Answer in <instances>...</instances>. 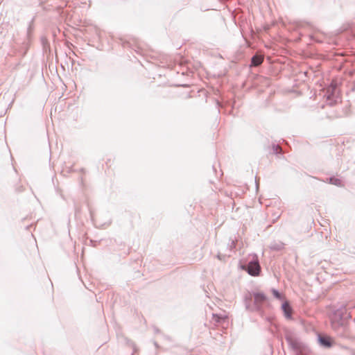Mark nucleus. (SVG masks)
<instances>
[{
    "mask_svg": "<svg viewBox=\"0 0 355 355\" xmlns=\"http://www.w3.org/2000/svg\"><path fill=\"white\" fill-rule=\"evenodd\" d=\"M282 309L284 311V315L287 318H291L292 315V309L290 306L288 302H285L282 304Z\"/></svg>",
    "mask_w": 355,
    "mask_h": 355,
    "instance_id": "obj_2",
    "label": "nucleus"
},
{
    "mask_svg": "<svg viewBox=\"0 0 355 355\" xmlns=\"http://www.w3.org/2000/svg\"><path fill=\"white\" fill-rule=\"evenodd\" d=\"M243 268L247 270L252 276H258L261 271L258 260L250 261L247 266H243Z\"/></svg>",
    "mask_w": 355,
    "mask_h": 355,
    "instance_id": "obj_1",
    "label": "nucleus"
},
{
    "mask_svg": "<svg viewBox=\"0 0 355 355\" xmlns=\"http://www.w3.org/2000/svg\"><path fill=\"white\" fill-rule=\"evenodd\" d=\"M214 318H215L216 321H219V317H218L217 315H214Z\"/></svg>",
    "mask_w": 355,
    "mask_h": 355,
    "instance_id": "obj_7",
    "label": "nucleus"
},
{
    "mask_svg": "<svg viewBox=\"0 0 355 355\" xmlns=\"http://www.w3.org/2000/svg\"><path fill=\"white\" fill-rule=\"evenodd\" d=\"M263 61V57L261 55H255L252 58V65L257 67L260 65Z\"/></svg>",
    "mask_w": 355,
    "mask_h": 355,
    "instance_id": "obj_3",
    "label": "nucleus"
},
{
    "mask_svg": "<svg viewBox=\"0 0 355 355\" xmlns=\"http://www.w3.org/2000/svg\"><path fill=\"white\" fill-rule=\"evenodd\" d=\"M272 293L274 295V296L277 298V299H282V295L281 294L276 290H272Z\"/></svg>",
    "mask_w": 355,
    "mask_h": 355,
    "instance_id": "obj_6",
    "label": "nucleus"
},
{
    "mask_svg": "<svg viewBox=\"0 0 355 355\" xmlns=\"http://www.w3.org/2000/svg\"><path fill=\"white\" fill-rule=\"evenodd\" d=\"M254 302L257 304H261V303L263 302L266 299V296L263 293H255L254 295Z\"/></svg>",
    "mask_w": 355,
    "mask_h": 355,
    "instance_id": "obj_4",
    "label": "nucleus"
},
{
    "mask_svg": "<svg viewBox=\"0 0 355 355\" xmlns=\"http://www.w3.org/2000/svg\"><path fill=\"white\" fill-rule=\"evenodd\" d=\"M320 342L322 345L326 347H330L332 343L331 338L328 336L320 337Z\"/></svg>",
    "mask_w": 355,
    "mask_h": 355,
    "instance_id": "obj_5",
    "label": "nucleus"
},
{
    "mask_svg": "<svg viewBox=\"0 0 355 355\" xmlns=\"http://www.w3.org/2000/svg\"><path fill=\"white\" fill-rule=\"evenodd\" d=\"M333 180H337V179H332V178H330V180L332 181Z\"/></svg>",
    "mask_w": 355,
    "mask_h": 355,
    "instance_id": "obj_8",
    "label": "nucleus"
}]
</instances>
